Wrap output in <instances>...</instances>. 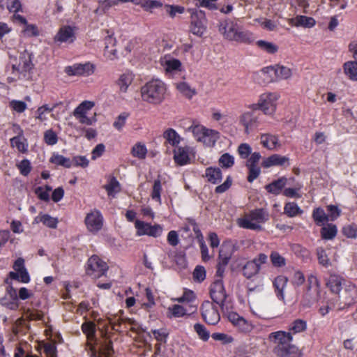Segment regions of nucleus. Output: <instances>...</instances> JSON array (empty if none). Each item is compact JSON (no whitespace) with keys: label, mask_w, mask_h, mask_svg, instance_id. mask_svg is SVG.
Here are the masks:
<instances>
[{"label":"nucleus","mask_w":357,"mask_h":357,"mask_svg":"<svg viewBox=\"0 0 357 357\" xmlns=\"http://www.w3.org/2000/svg\"><path fill=\"white\" fill-rule=\"evenodd\" d=\"M194 330L202 340L206 342L208 340L210 333L204 325L199 323L195 324L194 325Z\"/></svg>","instance_id":"57"},{"label":"nucleus","mask_w":357,"mask_h":357,"mask_svg":"<svg viewBox=\"0 0 357 357\" xmlns=\"http://www.w3.org/2000/svg\"><path fill=\"white\" fill-rule=\"evenodd\" d=\"M250 309L254 314L261 319H268L271 317L269 307L261 303H253L250 306Z\"/></svg>","instance_id":"25"},{"label":"nucleus","mask_w":357,"mask_h":357,"mask_svg":"<svg viewBox=\"0 0 357 357\" xmlns=\"http://www.w3.org/2000/svg\"><path fill=\"white\" fill-rule=\"evenodd\" d=\"M337 232V227L333 224H328L321 229V235L322 238L325 240H331L335 237Z\"/></svg>","instance_id":"44"},{"label":"nucleus","mask_w":357,"mask_h":357,"mask_svg":"<svg viewBox=\"0 0 357 357\" xmlns=\"http://www.w3.org/2000/svg\"><path fill=\"white\" fill-rule=\"evenodd\" d=\"M168 311L174 317H181L187 314V310L183 306L178 304L169 307Z\"/></svg>","instance_id":"59"},{"label":"nucleus","mask_w":357,"mask_h":357,"mask_svg":"<svg viewBox=\"0 0 357 357\" xmlns=\"http://www.w3.org/2000/svg\"><path fill=\"white\" fill-rule=\"evenodd\" d=\"M219 162L222 167L229 168L234 163V158L229 153H224L219 159Z\"/></svg>","instance_id":"64"},{"label":"nucleus","mask_w":357,"mask_h":357,"mask_svg":"<svg viewBox=\"0 0 357 357\" xmlns=\"http://www.w3.org/2000/svg\"><path fill=\"white\" fill-rule=\"evenodd\" d=\"M288 161L289 158L287 157L274 154L266 158L262 162V166L268 168L275 165H283Z\"/></svg>","instance_id":"29"},{"label":"nucleus","mask_w":357,"mask_h":357,"mask_svg":"<svg viewBox=\"0 0 357 357\" xmlns=\"http://www.w3.org/2000/svg\"><path fill=\"white\" fill-rule=\"evenodd\" d=\"M344 290L342 295L340 296V298L343 299L345 305H350L356 296L357 288L354 284L349 282L347 284L344 283Z\"/></svg>","instance_id":"22"},{"label":"nucleus","mask_w":357,"mask_h":357,"mask_svg":"<svg viewBox=\"0 0 357 357\" xmlns=\"http://www.w3.org/2000/svg\"><path fill=\"white\" fill-rule=\"evenodd\" d=\"M312 218L319 226L323 225L329 220L328 215L321 208H316L313 210Z\"/></svg>","instance_id":"41"},{"label":"nucleus","mask_w":357,"mask_h":357,"mask_svg":"<svg viewBox=\"0 0 357 357\" xmlns=\"http://www.w3.org/2000/svg\"><path fill=\"white\" fill-rule=\"evenodd\" d=\"M166 95L167 86L159 79H153L141 88L142 100L153 105H160Z\"/></svg>","instance_id":"2"},{"label":"nucleus","mask_w":357,"mask_h":357,"mask_svg":"<svg viewBox=\"0 0 357 357\" xmlns=\"http://www.w3.org/2000/svg\"><path fill=\"white\" fill-rule=\"evenodd\" d=\"M343 70L345 75L353 81H357V62L349 61L343 64Z\"/></svg>","instance_id":"32"},{"label":"nucleus","mask_w":357,"mask_h":357,"mask_svg":"<svg viewBox=\"0 0 357 357\" xmlns=\"http://www.w3.org/2000/svg\"><path fill=\"white\" fill-rule=\"evenodd\" d=\"M320 296V283L314 274L307 277V286L303 295V305L310 306L314 303Z\"/></svg>","instance_id":"5"},{"label":"nucleus","mask_w":357,"mask_h":357,"mask_svg":"<svg viewBox=\"0 0 357 357\" xmlns=\"http://www.w3.org/2000/svg\"><path fill=\"white\" fill-rule=\"evenodd\" d=\"M119 2V0H100L98 1L99 6L96 8L95 13L97 14L105 13V10L112 6L117 5Z\"/></svg>","instance_id":"55"},{"label":"nucleus","mask_w":357,"mask_h":357,"mask_svg":"<svg viewBox=\"0 0 357 357\" xmlns=\"http://www.w3.org/2000/svg\"><path fill=\"white\" fill-rule=\"evenodd\" d=\"M176 86L178 91L188 98H191L196 93L195 89L186 82H181L176 83Z\"/></svg>","instance_id":"45"},{"label":"nucleus","mask_w":357,"mask_h":357,"mask_svg":"<svg viewBox=\"0 0 357 357\" xmlns=\"http://www.w3.org/2000/svg\"><path fill=\"white\" fill-rule=\"evenodd\" d=\"M162 185L161 181L158 178L154 181V183L153 185L152 192L151 194V197L153 200H155L158 203H161V192H162Z\"/></svg>","instance_id":"54"},{"label":"nucleus","mask_w":357,"mask_h":357,"mask_svg":"<svg viewBox=\"0 0 357 357\" xmlns=\"http://www.w3.org/2000/svg\"><path fill=\"white\" fill-rule=\"evenodd\" d=\"M17 299L4 296L0 298V305L10 310H17L20 305Z\"/></svg>","instance_id":"52"},{"label":"nucleus","mask_w":357,"mask_h":357,"mask_svg":"<svg viewBox=\"0 0 357 357\" xmlns=\"http://www.w3.org/2000/svg\"><path fill=\"white\" fill-rule=\"evenodd\" d=\"M307 328V324L303 319H296L293 321L289 326V331L291 332V335L294 334L301 333Z\"/></svg>","instance_id":"47"},{"label":"nucleus","mask_w":357,"mask_h":357,"mask_svg":"<svg viewBox=\"0 0 357 357\" xmlns=\"http://www.w3.org/2000/svg\"><path fill=\"white\" fill-rule=\"evenodd\" d=\"M75 36L73 29L69 26H63L59 29L54 38L55 43H72Z\"/></svg>","instance_id":"20"},{"label":"nucleus","mask_w":357,"mask_h":357,"mask_svg":"<svg viewBox=\"0 0 357 357\" xmlns=\"http://www.w3.org/2000/svg\"><path fill=\"white\" fill-rule=\"evenodd\" d=\"M317 256L318 262L320 265L326 268L331 266V261L326 254V250L323 248H318L317 249Z\"/></svg>","instance_id":"50"},{"label":"nucleus","mask_w":357,"mask_h":357,"mask_svg":"<svg viewBox=\"0 0 357 357\" xmlns=\"http://www.w3.org/2000/svg\"><path fill=\"white\" fill-rule=\"evenodd\" d=\"M105 56L110 59H113L115 57L116 52V50L114 48V45L116 44V39L112 36V34H108L105 37Z\"/></svg>","instance_id":"28"},{"label":"nucleus","mask_w":357,"mask_h":357,"mask_svg":"<svg viewBox=\"0 0 357 357\" xmlns=\"http://www.w3.org/2000/svg\"><path fill=\"white\" fill-rule=\"evenodd\" d=\"M291 22L296 26L312 27L315 24V20L312 17L303 15L291 19Z\"/></svg>","instance_id":"39"},{"label":"nucleus","mask_w":357,"mask_h":357,"mask_svg":"<svg viewBox=\"0 0 357 357\" xmlns=\"http://www.w3.org/2000/svg\"><path fill=\"white\" fill-rule=\"evenodd\" d=\"M344 281V279L340 275L332 274L329 276L326 285L333 292L338 294L341 290Z\"/></svg>","instance_id":"30"},{"label":"nucleus","mask_w":357,"mask_h":357,"mask_svg":"<svg viewBox=\"0 0 357 357\" xmlns=\"http://www.w3.org/2000/svg\"><path fill=\"white\" fill-rule=\"evenodd\" d=\"M272 265L276 268H282L286 266V259L278 252L272 251L270 255Z\"/></svg>","instance_id":"49"},{"label":"nucleus","mask_w":357,"mask_h":357,"mask_svg":"<svg viewBox=\"0 0 357 357\" xmlns=\"http://www.w3.org/2000/svg\"><path fill=\"white\" fill-rule=\"evenodd\" d=\"M199 123L192 119H183L180 122V126L186 132H191L193 134V128L199 126Z\"/></svg>","instance_id":"62"},{"label":"nucleus","mask_w":357,"mask_h":357,"mask_svg":"<svg viewBox=\"0 0 357 357\" xmlns=\"http://www.w3.org/2000/svg\"><path fill=\"white\" fill-rule=\"evenodd\" d=\"M287 278L285 276L280 275L275 278L273 285L277 291V296L280 299H284V289L287 284Z\"/></svg>","instance_id":"36"},{"label":"nucleus","mask_w":357,"mask_h":357,"mask_svg":"<svg viewBox=\"0 0 357 357\" xmlns=\"http://www.w3.org/2000/svg\"><path fill=\"white\" fill-rule=\"evenodd\" d=\"M44 140L47 144L52 146L57 143L58 137L56 132L50 129L45 132Z\"/></svg>","instance_id":"63"},{"label":"nucleus","mask_w":357,"mask_h":357,"mask_svg":"<svg viewBox=\"0 0 357 357\" xmlns=\"http://www.w3.org/2000/svg\"><path fill=\"white\" fill-rule=\"evenodd\" d=\"M15 271L9 273V278L17 280L22 283H29L30 282L29 274L24 266V259L20 257L15 260L13 266Z\"/></svg>","instance_id":"11"},{"label":"nucleus","mask_w":357,"mask_h":357,"mask_svg":"<svg viewBox=\"0 0 357 357\" xmlns=\"http://www.w3.org/2000/svg\"><path fill=\"white\" fill-rule=\"evenodd\" d=\"M268 340L276 344L274 348V352L277 355L291 344V342L293 340V336L291 335V332L279 331L270 333L268 335Z\"/></svg>","instance_id":"8"},{"label":"nucleus","mask_w":357,"mask_h":357,"mask_svg":"<svg viewBox=\"0 0 357 357\" xmlns=\"http://www.w3.org/2000/svg\"><path fill=\"white\" fill-rule=\"evenodd\" d=\"M164 138L173 146H176L181 142L180 135L172 128L166 130L163 133Z\"/></svg>","instance_id":"37"},{"label":"nucleus","mask_w":357,"mask_h":357,"mask_svg":"<svg viewBox=\"0 0 357 357\" xmlns=\"http://www.w3.org/2000/svg\"><path fill=\"white\" fill-rule=\"evenodd\" d=\"M210 293L212 300L220 307H222L227 298V294L221 279H216L211 284Z\"/></svg>","instance_id":"13"},{"label":"nucleus","mask_w":357,"mask_h":357,"mask_svg":"<svg viewBox=\"0 0 357 357\" xmlns=\"http://www.w3.org/2000/svg\"><path fill=\"white\" fill-rule=\"evenodd\" d=\"M236 19L226 18L220 22L218 31L224 39L237 43H248L252 34L246 31Z\"/></svg>","instance_id":"1"},{"label":"nucleus","mask_w":357,"mask_h":357,"mask_svg":"<svg viewBox=\"0 0 357 357\" xmlns=\"http://www.w3.org/2000/svg\"><path fill=\"white\" fill-rule=\"evenodd\" d=\"M257 45L261 50L269 54H274L278 50V47L271 42L261 40L257 42Z\"/></svg>","instance_id":"53"},{"label":"nucleus","mask_w":357,"mask_h":357,"mask_svg":"<svg viewBox=\"0 0 357 357\" xmlns=\"http://www.w3.org/2000/svg\"><path fill=\"white\" fill-rule=\"evenodd\" d=\"M34 222L36 223L43 222L46 227L55 229L57 227L59 221L56 218L52 217L48 214H39L34 219Z\"/></svg>","instance_id":"33"},{"label":"nucleus","mask_w":357,"mask_h":357,"mask_svg":"<svg viewBox=\"0 0 357 357\" xmlns=\"http://www.w3.org/2000/svg\"><path fill=\"white\" fill-rule=\"evenodd\" d=\"M113 354L112 342L108 341L101 346L98 357H112Z\"/></svg>","instance_id":"56"},{"label":"nucleus","mask_w":357,"mask_h":357,"mask_svg":"<svg viewBox=\"0 0 357 357\" xmlns=\"http://www.w3.org/2000/svg\"><path fill=\"white\" fill-rule=\"evenodd\" d=\"M279 95L275 93H265L260 96L257 104L250 105L252 110L261 109L265 114H272L276 109Z\"/></svg>","instance_id":"6"},{"label":"nucleus","mask_w":357,"mask_h":357,"mask_svg":"<svg viewBox=\"0 0 357 357\" xmlns=\"http://www.w3.org/2000/svg\"><path fill=\"white\" fill-rule=\"evenodd\" d=\"M82 331L84 334L86 335L88 340V346L90 347L91 351L95 350V346L91 344L92 341H95L96 326V324L92 321L84 322L82 325Z\"/></svg>","instance_id":"21"},{"label":"nucleus","mask_w":357,"mask_h":357,"mask_svg":"<svg viewBox=\"0 0 357 357\" xmlns=\"http://www.w3.org/2000/svg\"><path fill=\"white\" fill-rule=\"evenodd\" d=\"M129 116V114L127 112H123L119 114L114 122L113 123V126L118 130H121L123 126L126 124V120Z\"/></svg>","instance_id":"61"},{"label":"nucleus","mask_w":357,"mask_h":357,"mask_svg":"<svg viewBox=\"0 0 357 357\" xmlns=\"http://www.w3.org/2000/svg\"><path fill=\"white\" fill-rule=\"evenodd\" d=\"M134 75L130 72H126L121 75L118 80V85L121 92L126 93L128 86L132 82Z\"/></svg>","instance_id":"35"},{"label":"nucleus","mask_w":357,"mask_h":357,"mask_svg":"<svg viewBox=\"0 0 357 357\" xmlns=\"http://www.w3.org/2000/svg\"><path fill=\"white\" fill-rule=\"evenodd\" d=\"M229 245L223 244L221 247L219 253L220 262L217 266L215 276L217 279H221L225 272V267L228 264L230 258L231 253H228L227 250L229 249Z\"/></svg>","instance_id":"18"},{"label":"nucleus","mask_w":357,"mask_h":357,"mask_svg":"<svg viewBox=\"0 0 357 357\" xmlns=\"http://www.w3.org/2000/svg\"><path fill=\"white\" fill-rule=\"evenodd\" d=\"M206 20L202 10H195L191 15L190 31L192 34L202 36L206 31Z\"/></svg>","instance_id":"10"},{"label":"nucleus","mask_w":357,"mask_h":357,"mask_svg":"<svg viewBox=\"0 0 357 357\" xmlns=\"http://www.w3.org/2000/svg\"><path fill=\"white\" fill-rule=\"evenodd\" d=\"M268 220V214L263 209H255L246 214L244 217L238 218L237 223L240 227L261 231V224Z\"/></svg>","instance_id":"3"},{"label":"nucleus","mask_w":357,"mask_h":357,"mask_svg":"<svg viewBox=\"0 0 357 357\" xmlns=\"http://www.w3.org/2000/svg\"><path fill=\"white\" fill-rule=\"evenodd\" d=\"M287 179L285 177H281L278 180L273 181L272 183L266 185V190L273 195H279L282 190L285 187Z\"/></svg>","instance_id":"27"},{"label":"nucleus","mask_w":357,"mask_h":357,"mask_svg":"<svg viewBox=\"0 0 357 357\" xmlns=\"http://www.w3.org/2000/svg\"><path fill=\"white\" fill-rule=\"evenodd\" d=\"M95 104L92 101L84 100L80 103L73 111L75 117L86 115L87 112L94 107Z\"/></svg>","instance_id":"38"},{"label":"nucleus","mask_w":357,"mask_h":357,"mask_svg":"<svg viewBox=\"0 0 357 357\" xmlns=\"http://www.w3.org/2000/svg\"><path fill=\"white\" fill-rule=\"evenodd\" d=\"M205 176L208 182L216 184L222 180V172L218 167H208L205 171Z\"/></svg>","instance_id":"34"},{"label":"nucleus","mask_w":357,"mask_h":357,"mask_svg":"<svg viewBox=\"0 0 357 357\" xmlns=\"http://www.w3.org/2000/svg\"><path fill=\"white\" fill-rule=\"evenodd\" d=\"M23 314L26 316V319L29 321L40 320L43 314L40 311H31L30 309L22 308Z\"/></svg>","instance_id":"60"},{"label":"nucleus","mask_w":357,"mask_h":357,"mask_svg":"<svg viewBox=\"0 0 357 357\" xmlns=\"http://www.w3.org/2000/svg\"><path fill=\"white\" fill-rule=\"evenodd\" d=\"M228 320L240 331L249 333L252 328V324L235 312L227 314Z\"/></svg>","instance_id":"15"},{"label":"nucleus","mask_w":357,"mask_h":357,"mask_svg":"<svg viewBox=\"0 0 357 357\" xmlns=\"http://www.w3.org/2000/svg\"><path fill=\"white\" fill-rule=\"evenodd\" d=\"M174 158L178 165H186L190 160L188 147H178L175 149L174 151Z\"/></svg>","instance_id":"26"},{"label":"nucleus","mask_w":357,"mask_h":357,"mask_svg":"<svg viewBox=\"0 0 357 357\" xmlns=\"http://www.w3.org/2000/svg\"><path fill=\"white\" fill-rule=\"evenodd\" d=\"M50 162L66 168L72 167V162L69 158L59 154L53 155L50 159Z\"/></svg>","instance_id":"51"},{"label":"nucleus","mask_w":357,"mask_h":357,"mask_svg":"<svg viewBox=\"0 0 357 357\" xmlns=\"http://www.w3.org/2000/svg\"><path fill=\"white\" fill-rule=\"evenodd\" d=\"M261 144L264 147L269 150H275L280 146L279 139L277 136L271 134H263L260 137Z\"/></svg>","instance_id":"23"},{"label":"nucleus","mask_w":357,"mask_h":357,"mask_svg":"<svg viewBox=\"0 0 357 357\" xmlns=\"http://www.w3.org/2000/svg\"><path fill=\"white\" fill-rule=\"evenodd\" d=\"M193 137L207 147H213L220 138V132L199 124L193 128Z\"/></svg>","instance_id":"4"},{"label":"nucleus","mask_w":357,"mask_h":357,"mask_svg":"<svg viewBox=\"0 0 357 357\" xmlns=\"http://www.w3.org/2000/svg\"><path fill=\"white\" fill-rule=\"evenodd\" d=\"M17 135L10 139V146L15 148L19 152L25 153L28 151L29 144L26 139L24 137V131L19 126H14Z\"/></svg>","instance_id":"16"},{"label":"nucleus","mask_w":357,"mask_h":357,"mask_svg":"<svg viewBox=\"0 0 357 357\" xmlns=\"http://www.w3.org/2000/svg\"><path fill=\"white\" fill-rule=\"evenodd\" d=\"M102 216L100 211L95 210L88 213L85 218L87 229L91 232H97L102 227Z\"/></svg>","instance_id":"17"},{"label":"nucleus","mask_w":357,"mask_h":357,"mask_svg":"<svg viewBox=\"0 0 357 357\" xmlns=\"http://www.w3.org/2000/svg\"><path fill=\"white\" fill-rule=\"evenodd\" d=\"M135 227L137 229V236L146 235L149 236L157 238L160 236L163 231V227L160 225L155 224L152 225L150 223H147L139 220H135Z\"/></svg>","instance_id":"9"},{"label":"nucleus","mask_w":357,"mask_h":357,"mask_svg":"<svg viewBox=\"0 0 357 357\" xmlns=\"http://www.w3.org/2000/svg\"><path fill=\"white\" fill-rule=\"evenodd\" d=\"M161 64L167 73H174L181 70V63L179 60L165 57Z\"/></svg>","instance_id":"24"},{"label":"nucleus","mask_w":357,"mask_h":357,"mask_svg":"<svg viewBox=\"0 0 357 357\" xmlns=\"http://www.w3.org/2000/svg\"><path fill=\"white\" fill-rule=\"evenodd\" d=\"M202 316L208 324L215 325L220 319L218 307L209 301H204L201 307Z\"/></svg>","instance_id":"12"},{"label":"nucleus","mask_w":357,"mask_h":357,"mask_svg":"<svg viewBox=\"0 0 357 357\" xmlns=\"http://www.w3.org/2000/svg\"><path fill=\"white\" fill-rule=\"evenodd\" d=\"M17 169H19L20 174L23 176H27L32 167L31 165V162L27 159H24L22 161H20L19 163L16 165Z\"/></svg>","instance_id":"58"},{"label":"nucleus","mask_w":357,"mask_h":357,"mask_svg":"<svg viewBox=\"0 0 357 357\" xmlns=\"http://www.w3.org/2000/svg\"><path fill=\"white\" fill-rule=\"evenodd\" d=\"M109 196L114 197L121 190L120 183L115 177L109 179L107 184L104 186Z\"/></svg>","instance_id":"46"},{"label":"nucleus","mask_w":357,"mask_h":357,"mask_svg":"<svg viewBox=\"0 0 357 357\" xmlns=\"http://www.w3.org/2000/svg\"><path fill=\"white\" fill-rule=\"evenodd\" d=\"M31 68V63L30 55L28 52H24L22 56L20 57V63L17 66L13 65V71H16L17 73L22 70L23 71H28Z\"/></svg>","instance_id":"31"},{"label":"nucleus","mask_w":357,"mask_h":357,"mask_svg":"<svg viewBox=\"0 0 357 357\" xmlns=\"http://www.w3.org/2000/svg\"><path fill=\"white\" fill-rule=\"evenodd\" d=\"M240 123L245 128V132L249 133L259 125V117L253 112H247L240 116Z\"/></svg>","instance_id":"19"},{"label":"nucleus","mask_w":357,"mask_h":357,"mask_svg":"<svg viewBox=\"0 0 357 357\" xmlns=\"http://www.w3.org/2000/svg\"><path fill=\"white\" fill-rule=\"evenodd\" d=\"M65 73L70 76H88L93 73V66L89 63H76L66 67Z\"/></svg>","instance_id":"14"},{"label":"nucleus","mask_w":357,"mask_h":357,"mask_svg":"<svg viewBox=\"0 0 357 357\" xmlns=\"http://www.w3.org/2000/svg\"><path fill=\"white\" fill-rule=\"evenodd\" d=\"M259 270H260V268L258 267V265L255 262H253L252 261H250L247 262L246 264L244 266L243 272V275L246 278H250L253 275L258 273Z\"/></svg>","instance_id":"48"},{"label":"nucleus","mask_w":357,"mask_h":357,"mask_svg":"<svg viewBox=\"0 0 357 357\" xmlns=\"http://www.w3.org/2000/svg\"><path fill=\"white\" fill-rule=\"evenodd\" d=\"M284 213L289 218L303 213V210L295 202H287L284 207Z\"/></svg>","instance_id":"40"},{"label":"nucleus","mask_w":357,"mask_h":357,"mask_svg":"<svg viewBox=\"0 0 357 357\" xmlns=\"http://www.w3.org/2000/svg\"><path fill=\"white\" fill-rule=\"evenodd\" d=\"M131 154L133 157L139 159H144L147 154V149L142 142L136 143L131 149Z\"/></svg>","instance_id":"42"},{"label":"nucleus","mask_w":357,"mask_h":357,"mask_svg":"<svg viewBox=\"0 0 357 357\" xmlns=\"http://www.w3.org/2000/svg\"><path fill=\"white\" fill-rule=\"evenodd\" d=\"M108 270L107 264L97 255L91 256L87 261L86 273L93 278L104 275Z\"/></svg>","instance_id":"7"},{"label":"nucleus","mask_w":357,"mask_h":357,"mask_svg":"<svg viewBox=\"0 0 357 357\" xmlns=\"http://www.w3.org/2000/svg\"><path fill=\"white\" fill-rule=\"evenodd\" d=\"M277 356L280 357H302V353L297 347L291 344Z\"/></svg>","instance_id":"43"}]
</instances>
